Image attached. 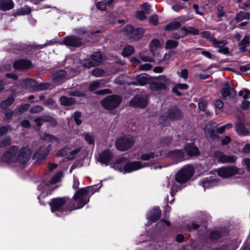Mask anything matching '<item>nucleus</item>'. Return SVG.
I'll return each instance as SVG.
<instances>
[{
  "label": "nucleus",
  "instance_id": "obj_51",
  "mask_svg": "<svg viewBox=\"0 0 250 250\" xmlns=\"http://www.w3.org/2000/svg\"><path fill=\"white\" fill-rule=\"evenodd\" d=\"M68 151L69 149L67 147H63L58 151L56 156L64 157L67 154Z\"/></svg>",
  "mask_w": 250,
  "mask_h": 250
},
{
  "label": "nucleus",
  "instance_id": "obj_55",
  "mask_svg": "<svg viewBox=\"0 0 250 250\" xmlns=\"http://www.w3.org/2000/svg\"><path fill=\"white\" fill-rule=\"evenodd\" d=\"M240 107L244 110H248L250 109V102L244 100L241 103Z\"/></svg>",
  "mask_w": 250,
  "mask_h": 250
},
{
  "label": "nucleus",
  "instance_id": "obj_29",
  "mask_svg": "<svg viewBox=\"0 0 250 250\" xmlns=\"http://www.w3.org/2000/svg\"><path fill=\"white\" fill-rule=\"evenodd\" d=\"M168 153L170 155L174 157L177 160L181 161L185 160V153L184 150L174 149L169 151Z\"/></svg>",
  "mask_w": 250,
  "mask_h": 250
},
{
  "label": "nucleus",
  "instance_id": "obj_1",
  "mask_svg": "<svg viewBox=\"0 0 250 250\" xmlns=\"http://www.w3.org/2000/svg\"><path fill=\"white\" fill-rule=\"evenodd\" d=\"M102 184L98 188L97 185L87 186L78 189L73 196L72 199L75 202L73 203L67 197V202L64 205L63 211H65V216L69 214L72 211L80 209L87 204L90 200V197L101 187Z\"/></svg>",
  "mask_w": 250,
  "mask_h": 250
},
{
  "label": "nucleus",
  "instance_id": "obj_18",
  "mask_svg": "<svg viewBox=\"0 0 250 250\" xmlns=\"http://www.w3.org/2000/svg\"><path fill=\"white\" fill-rule=\"evenodd\" d=\"M235 129L236 132L240 137L249 136L250 134V128L247 129L241 121H239L235 123Z\"/></svg>",
  "mask_w": 250,
  "mask_h": 250
},
{
  "label": "nucleus",
  "instance_id": "obj_45",
  "mask_svg": "<svg viewBox=\"0 0 250 250\" xmlns=\"http://www.w3.org/2000/svg\"><path fill=\"white\" fill-rule=\"evenodd\" d=\"M30 107V104H23L18 106L16 109H15V112H16L17 114L18 112H20L21 114L27 111Z\"/></svg>",
  "mask_w": 250,
  "mask_h": 250
},
{
  "label": "nucleus",
  "instance_id": "obj_17",
  "mask_svg": "<svg viewBox=\"0 0 250 250\" xmlns=\"http://www.w3.org/2000/svg\"><path fill=\"white\" fill-rule=\"evenodd\" d=\"M32 65V62L30 60L21 59L15 61L13 67L16 70H24L30 68Z\"/></svg>",
  "mask_w": 250,
  "mask_h": 250
},
{
  "label": "nucleus",
  "instance_id": "obj_48",
  "mask_svg": "<svg viewBox=\"0 0 250 250\" xmlns=\"http://www.w3.org/2000/svg\"><path fill=\"white\" fill-rule=\"evenodd\" d=\"M51 86L50 83H42L37 85V88L39 90H45L49 89Z\"/></svg>",
  "mask_w": 250,
  "mask_h": 250
},
{
  "label": "nucleus",
  "instance_id": "obj_19",
  "mask_svg": "<svg viewBox=\"0 0 250 250\" xmlns=\"http://www.w3.org/2000/svg\"><path fill=\"white\" fill-rule=\"evenodd\" d=\"M99 158V161L101 163L108 166L113 158V154L110 150L106 149L101 152Z\"/></svg>",
  "mask_w": 250,
  "mask_h": 250
},
{
  "label": "nucleus",
  "instance_id": "obj_59",
  "mask_svg": "<svg viewBox=\"0 0 250 250\" xmlns=\"http://www.w3.org/2000/svg\"><path fill=\"white\" fill-rule=\"evenodd\" d=\"M200 228V225L195 222H192L191 224H187V228L189 231L191 230H196Z\"/></svg>",
  "mask_w": 250,
  "mask_h": 250
},
{
  "label": "nucleus",
  "instance_id": "obj_57",
  "mask_svg": "<svg viewBox=\"0 0 250 250\" xmlns=\"http://www.w3.org/2000/svg\"><path fill=\"white\" fill-rule=\"evenodd\" d=\"M100 86V83L99 82L95 81L89 85L88 89L90 91L92 92L99 88Z\"/></svg>",
  "mask_w": 250,
  "mask_h": 250
},
{
  "label": "nucleus",
  "instance_id": "obj_54",
  "mask_svg": "<svg viewBox=\"0 0 250 250\" xmlns=\"http://www.w3.org/2000/svg\"><path fill=\"white\" fill-rule=\"evenodd\" d=\"M149 22L153 25L156 26L159 24V18L157 15H153L149 18Z\"/></svg>",
  "mask_w": 250,
  "mask_h": 250
},
{
  "label": "nucleus",
  "instance_id": "obj_10",
  "mask_svg": "<svg viewBox=\"0 0 250 250\" xmlns=\"http://www.w3.org/2000/svg\"><path fill=\"white\" fill-rule=\"evenodd\" d=\"M124 31L130 36L131 39L134 41L139 40L144 34V29L142 28H134L131 24L126 25L124 28Z\"/></svg>",
  "mask_w": 250,
  "mask_h": 250
},
{
  "label": "nucleus",
  "instance_id": "obj_15",
  "mask_svg": "<svg viewBox=\"0 0 250 250\" xmlns=\"http://www.w3.org/2000/svg\"><path fill=\"white\" fill-rule=\"evenodd\" d=\"M63 42L65 45L73 47H79L83 45V39L75 35L64 37Z\"/></svg>",
  "mask_w": 250,
  "mask_h": 250
},
{
  "label": "nucleus",
  "instance_id": "obj_11",
  "mask_svg": "<svg viewBox=\"0 0 250 250\" xmlns=\"http://www.w3.org/2000/svg\"><path fill=\"white\" fill-rule=\"evenodd\" d=\"M213 156L219 163L222 164H234L237 159L235 156L225 155L221 151H215Z\"/></svg>",
  "mask_w": 250,
  "mask_h": 250
},
{
  "label": "nucleus",
  "instance_id": "obj_37",
  "mask_svg": "<svg viewBox=\"0 0 250 250\" xmlns=\"http://www.w3.org/2000/svg\"><path fill=\"white\" fill-rule=\"evenodd\" d=\"M134 51V47L130 45H127L124 48L121 54L124 57L127 58L131 56Z\"/></svg>",
  "mask_w": 250,
  "mask_h": 250
},
{
  "label": "nucleus",
  "instance_id": "obj_9",
  "mask_svg": "<svg viewBox=\"0 0 250 250\" xmlns=\"http://www.w3.org/2000/svg\"><path fill=\"white\" fill-rule=\"evenodd\" d=\"M154 79L152 77L146 73H142L136 76L134 80L130 82L129 85L133 86H145L146 84H149L150 81H153Z\"/></svg>",
  "mask_w": 250,
  "mask_h": 250
},
{
  "label": "nucleus",
  "instance_id": "obj_28",
  "mask_svg": "<svg viewBox=\"0 0 250 250\" xmlns=\"http://www.w3.org/2000/svg\"><path fill=\"white\" fill-rule=\"evenodd\" d=\"M149 84L150 89L155 92L162 90H166L167 88L166 84L164 83L154 82L152 81H150Z\"/></svg>",
  "mask_w": 250,
  "mask_h": 250
},
{
  "label": "nucleus",
  "instance_id": "obj_53",
  "mask_svg": "<svg viewBox=\"0 0 250 250\" xmlns=\"http://www.w3.org/2000/svg\"><path fill=\"white\" fill-rule=\"evenodd\" d=\"M43 110V107L40 105H37L32 107L29 110L30 113L35 114L40 112Z\"/></svg>",
  "mask_w": 250,
  "mask_h": 250
},
{
  "label": "nucleus",
  "instance_id": "obj_21",
  "mask_svg": "<svg viewBox=\"0 0 250 250\" xmlns=\"http://www.w3.org/2000/svg\"><path fill=\"white\" fill-rule=\"evenodd\" d=\"M204 131L206 136L211 140H215L219 138V136L215 133V126L212 123H208L204 127Z\"/></svg>",
  "mask_w": 250,
  "mask_h": 250
},
{
  "label": "nucleus",
  "instance_id": "obj_58",
  "mask_svg": "<svg viewBox=\"0 0 250 250\" xmlns=\"http://www.w3.org/2000/svg\"><path fill=\"white\" fill-rule=\"evenodd\" d=\"M83 66L86 68H90L93 66H95L90 58L83 60Z\"/></svg>",
  "mask_w": 250,
  "mask_h": 250
},
{
  "label": "nucleus",
  "instance_id": "obj_46",
  "mask_svg": "<svg viewBox=\"0 0 250 250\" xmlns=\"http://www.w3.org/2000/svg\"><path fill=\"white\" fill-rule=\"evenodd\" d=\"M4 119L7 122H9L11 120L13 115H14L15 116L18 115L16 112H15V110L14 111H12L11 109H8L7 110L5 111L4 112Z\"/></svg>",
  "mask_w": 250,
  "mask_h": 250
},
{
  "label": "nucleus",
  "instance_id": "obj_14",
  "mask_svg": "<svg viewBox=\"0 0 250 250\" xmlns=\"http://www.w3.org/2000/svg\"><path fill=\"white\" fill-rule=\"evenodd\" d=\"M166 113L167 117L172 121L181 120L184 116L182 110L176 105L171 106Z\"/></svg>",
  "mask_w": 250,
  "mask_h": 250
},
{
  "label": "nucleus",
  "instance_id": "obj_31",
  "mask_svg": "<svg viewBox=\"0 0 250 250\" xmlns=\"http://www.w3.org/2000/svg\"><path fill=\"white\" fill-rule=\"evenodd\" d=\"M60 101L62 105L69 106L76 104L75 99L73 98H68L65 96H62L60 98Z\"/></svg>",
  "mask_w": 250,
  "mask_h": 250
},
{
  "label": "nucleus",
  "instance_id": "obj_40",
  "mask_svg": "<svg viewBox=\"0 0 250 250\" xmlns=\"http://www.w3.org/2000/svg\"><path fill=\"white\" fill-rule=\"evenodd\" d=\"M42 139L44 141L48 142V143L52 142H55L58 143L59 142V140L57 137H56L53 135H51L46 132H44L43 133Z\"/></svg>",
  "mask_w": 250,
  "mask_h": 250
},
{
  "label": "nucleus",
  "instance_id": "obj_34",
  "mask_svg": "<svg viewBox=\"0 0 250 250\" xmlns=\"http://www.w3.org/2000/svg\"><path fill=\"white\" fill-rule=\"evenodd\" d=\"M173 138L172 136H167L160 139L159 144L162 147L169 146L173 142Z\"/></svg>",
  "mask_w": 250,
  "mask_h": 250
},
{
  "label": "nucleus",
  "instance_id": "obj_62",
  "mask_svg": "<svg viewBox=\"0 0 250 250\" xmlns=\"http://www.w3.org/2000/svg\"><path fill=\"white\" fill-rule=\"evenodd\" d=\"M104 72V70L102 69L97 68L92 70V75L96 77H99L102 75Z\"/></svg>",
  "mask_w": 250,
  "mask_h": 250
},
{
  "label": "nucleus",
  "instance_id": "obj_25",
  "mask_svg": "<svg viewBox=\"0 0 250 250\" xmlns=\"http://www.w3.org/2000/svg\"><path fill=\"white\" fill-rule=\"evenodd\" d=\"M223 232L226 233V235H228L229 231L227 230H217L214 229L212 230L209 234V239L211 241H217L220 240L223 236Z\"/></svg>",
  "mask_w": 250,
  "mask_h": 250
},
{
  "label": "nucleus",
  "instance_id": "obj_5",
  "mask_svg": "<svg viewBox=\"0 0 250 250\" xmlns=\"http://www.w3.org/2000/svg\"><path fill=\"white\" fill-rule=\"evenodd\" d=\"M149 104V96L145 92L133 96L129 101V105L134 108H146Z\"/></svg>",
  "mask_w": 250,
  "mask_h": 250
},
{
  "label": "nucleus",
  "instance_id": "obj_38",
  "mask_svg": "<svg viewBox=\"0 0 250 250\" xmlns=\"http://www.w3.org/2000/svg\"><path fill=\"white\" fill-rule=\"evenodd\" d=\"M243 20H250V12H246L241 11L237 14L235 20L237 22H239Z\"/></svg>",
  "mask_w": 250,
  "mask_h": 250
},
{
  "label": "nucleus",
  "instance_id": "obj_2",
  "mask_svg": "<svg viewBox=\"0 0 250 250\" xmlns=\"http://www.w3.org/2000/svg\"><path fill=\"white\" fill-rule=\"evenodd\" d=\"M66 202L67 197L66 196L53 198L48 203L51 211L58 217H64L65 211H63V209Z\"/></svg>",
  "mask_w": 250,
  "mask_h": 250
},
{
  "label": "nucleus",
  "instance_id": "obj_6",
  "mask_svg": "<svg viewBox=\"0 0 250 250\" xmlns=\"http://www.w3.org/2000/svg\"><path fill=\"white\" fill-rule=\"evenodd\" d=\"M135 143V140L130 135H124L119 138L115 143L117 149L121 151H125L129 149Z\"/></svg>",
  "mask_w": 250,
  "mask_h": 250
},
{
  "label": "nucleus",
  "instance_id": "obj_24",
  "mask_svg": "<svg viewBox=\"0 0 250 250\" xmlns=\"http://www.w3.org/2000/svg\"><path fill=\"white\" fill-rule=\"evenodd\" d=\"M67 72L64 70H59L52 74V81L55 83H61L65 79Z\"/></svg>",
  "mask_w": 250,
  "mask_h": 250
},
{
  "label": "nucleus",
  "instance_id": "obj_64",
  "mask_svg": "<svg viewBox=\"0 0 250 250\" xmlns=\"http://www.w3.org/2000/svg\"><path fill=\"white\" fill-rule=\"evenodd\" d=\"M97 8L102 11H105L106 9V3L103 1H99L96 4Z\"/></svg>",
  "mask_w": 250,
  "mask_h": 250
},
{
  "label": "nucleus",
  "instance_id": "obj_63",
  "mask_svg": "<svg viewBox=\"0 0 250 250\" xmlns=\"http://www.w3.org/2000/svg\"><path fill=\"white\" fill-rule=\"evenodd\" d=\"M11 138L9 136H7L4 139H3L1 141V147H5L7 146H9L11 144Z\"/></svg>",
  "mask_w": 250,
  "mask_h": 250
},
{
  "label": "nucleus",
  "instance_id": "obj_12",
  "mask_svg": "<svg viewBox=\"0 0 250 250\" xmlns=\"http://www.w3.org/2000/svg\"><path fill=\"white\" fill-rule=\"evenodd\" d=\"M183 150L189 158L196 157L200 155L201 152L194 143H187L183 146Z\"/></svg>",
  "mask_w": 250,
  "mask_h": 250
},
{
  "label": "nucleus",
  "instance_id": "obj_8",
  "mask_svg": "<svg viewBox=\"0 0 250 250\" xmlns=\"http://www.w3.org/2000/svg\"><path fill=\"white\" fill-rule=\"evenodd\" d=\"M19 148L17 146H12L2 155L1 161L6 163L17 162V154Z\"/></svg>",
  "mask_w": 250,
  "mask_h": 250
},
{
  "label": "nucleus",
  "instance_id": "obj_43",
  "mask_svg": "<svg viewBox=\"0 0 250 250\" xmlns=\"http://www.w3.org/2000/svg\"><path fill=\"white\" fill-rule=\"evenodd\" d=\"M162 152H161L159 155H155L154 152H151L149 153H145L141 155V159L143 161H148L151 159H153L155 157H158L161 155Z\"/></svg>",
  "mask_w": 250,
  "mask_h": 250
},
{
  "label": "nucleus",
  "instance_id": "obj_26",
  "mask_svg": "<svg viewBox=\"0 0 250 250\" xmlns=\"http://www.w3.org/2000/svg\"><path fill=\"white\" fill-rule=\"evenodd\" d=\"M43 47V45L42 44H23L19 45L17 49L19 51H21L23 52L28 53L32 52L34 49H36L38 48L42 49Z\"/></svg>",
  "mask_w": 250,
  "mask_h": 250
},
{
  "label": "nucleus",
  "instance_id": "obj_50",
  "mask_svg": "<svg viewBox=\"0 0 250 250\" xmlns=\"http://www.w3.org/2000/svg\"><path fill=\"white\" fill-rule=\"evenodd\" d=\"M84 139L89 145H94L95 139L93 135L86 133L84 135Z\"/></svg>",
  "mask_w": 250,
  "mask_h": 250
},
{
  "label": "nucleus",
  "instance_id": "obj_44",
  "mask_svg": "<svg viewBox=\"0 0 250 250\" xmlns=\"http://www.w3.org/2000/svg\"><path fill=\"white\" fill-rule=\"evenodd\" d=\"M159 121L161 124L166 126L170 124L171 120L167 117V114L166 112L160 116Z\"/></svg>",
  "mask_w": 250,
  "mask_h": 250
},
{
  "label": "nucleus",
  "instance_id": "obj_36",
  "mask_svg": "<svg viewBox=\"0 0 250 250\" xmlns=\"http://www.w3.org/2000/svg\"><path fill=\"white\" fill-rule=\"evenodd\" d=\"M14 101L15 99L13 96H9L0 103V107L2 109H6L14 103Z\"/></svg>",
  "mask_w": 250,
  "mask_h": 250
},
{
  "label": "nucleus",
  "instance_id": "obj_7",
  "mask_svg": "<svg viewBox=\"0 0 250 250\" xmlns=\"http://www.w3.org/2000/svg\"><path fill=\"white\" fill-rule=\"evenodd\" d=\"M239 168L235 166H224L217 169L219 176L223 178H229L238 174Z\"/></svg>",
  "mask_w": 250,
  "mask_h": 250
},
{
  "label": "nucleus",
  "instance_id": "obj_41",
  "mask_svg": "<svg viewBox=\"0 0 250 250\" xmlns=\"http://www.w3.org/2000/svg\"><path fill=\"white\" fill-rule=\"evenodd\" d=\"M179 45V43L177 41L173 40H167L165 44V48L167 50L172 49L176 48Z\"/></svg>",
  "mask_w": 250,
  "mask_h": 250
},
{
  "label": "nucleus",
  "instance_id": "obj_20",
  "mask_svg": "<svg viewBox=\"0 0 250 250\" xmlns=\"http://www.w3.org/2000/svg\"><path fill=\"white\" fill-rule=\"evenodd\" d=\"M161 215V210L159 207H156L148 213L147 219L151 223H155L160 218Z\"/></svg>",
  "mask_w": 250,
  "mask_h": 250
},
{
  "label": "nucleus",
  "instance_id": "obj_60",
  "mask_svg": "<svg viewBox=\"0 0 250 250\" xmlns=\"http://www.w3.org/2000/svg\"><path fill=\"white\" fill-rule=\"evenodd\" d=\"M250 44V35H246L239 42V45H246Z\"/></svg>",
  "mask_w": 250,
  "mask_h": 250
},
{
  "label": "nucleus",
  "instance_id": "obj_35",
  "mask_svg": "<svg viewBox=\"0 0 250 250\" xmlns=\"http://www.w3.org/2000/svg\"><path fill=\"white\" fill-rule=\"evenodd\" d=\"M188 88V85L186 83H178L173 87L172 91L177 96H181L182 94L181 92L179 91L178 89L180 90H187Z\"/></svg>",
  "mask_w": 250,
  "mask_h": 250
},
{
  "label": "nucleus",
  "instance_id": "obj_33",
  "mask_svg": "<svg viewBox=\"0 0 250 250\" xmlns=\"http://www.w3.org/2000/svg\"><path fill=\"white\" fill-rule=\"evenodd\" d=\"M216 182V180L211 177L205 178L202 181V186L205 188L213 187Z\"/></svg>",
  "mask_w": 250,
  "mask_h": 250
},
{
  "label": "nucleus",
  "instance_id": "obj_39",
  "mask_svg": "<svg viewBox=\"0 0 250 250\" xmlns=\"http://www.w3.org/2000/svg\"><path fill=\"white\" fill-rule=\"evenodd\" d=\"M181 26V22L179 21H172L168 24H167L165 27V30L166 31H170L172 30H175Z\"/></svg>",
  "mask_w": 250,
  "mask_h": 250
},
{
  "label": "nucleus",
  "instance_id": "obj_16",
  "mask_svg": "<svg viewBox=\"0 0 250 250\" xmlns=\"http://www.w3.org/2000/svg\"><path fill=\"white\" fill-rule=\"evenodd\" d=\"M18 153L17 156V162H19L22 165L27 163L30 159V152L29 149L22 146L20 150H18Z\"/></svg>",
  "mask_w": 250,
  "mask_h": 250
},
{
  "label": "nucleus",
  "instance_id": "obj_49",
  "mask_svg": "<svg viewBox=\"0 0 250 250\" xmlns=\"http://www.w3.org/2000/svg\"><path fill=\"white\" fill-rule=\"evenodd\" d=\"M160 46L161 43L160 41L157 39L152 40L149 44V47L151 49L154 48H159Z\"/></svg>",
  "mask_w": 250,
  "mask_h": 250
},
{
  "label": "nucleus",
  "instance_id": "obj_4",
  "mask_svg": "<svg viewBox=\"0 0 250 250\" xmlns=\"http://www.w3.org/2000/svg\"><path fill=\"white\" fill-rule=\"evenodd\" d=\"M194 173V169L192 165H185L176 173L175 180L179 184L185 183L193 176Z\"/></svg>",
  "mask_w": 250,
  "mask_h": 250
},
{
  "label": "nucleus",
  "instance_id": "obj_22",
  "mask_svg": "<svg viewBox=\"0 0 250 250\" xmlns=\"http://www.w3.org/2000/svg\"><path fill=\"white\" fill-rule=\"evenodd\" d=\"M226 87L222 88L221 90L222 97L226 99L228 97L231 98H235L236 96V91L233 88L229 87V83L227 82L225 83Z\"/></svg>",
  "mask_w": 250,
  "mask_h": 250
},
{
  "label": "nucleus",
  "instance_id": "obj_30",
  "mask_svg": "<svg viewBox=\"0 0 250 250\" xmlns=\"http://www.w3.org/2000/svg\"><path fill=\"white\" fill-rule=\"evenodd\" d=\"M181 32L183 34L184 37L188 34L197 35L199 34V31L198 29L190 26L183 27L181 29Z\"/></svg>",
  "mask_w": 250,
  "mask_h": 250
},
{
  "label": "nucleus",
  "instance_id": "obj_13",
  "mask_svg": "<svg viewBox=\"0 0 250 250\" xmlns=\"http://www.w3.org/2000/svg\"><path fill=\"white\" fill-rule=\"evenodd\" d=\"M147 166H148L147 163L143 164L140 161L128 162L124 166V174L131 173Z\"/></svg>",
  "mask_w": 250,
  "mask_h": 250
},
{
  "label": "nucleus",
  "instance_id": "obj_42",
  "mask_svg": "<svg viewBox=\"0 0 250 250\" xmlns=\"http://www.w3.org/2000/svg\"><path fill=\"white\" fill-rule=\"evenodd\" d=\"M212 42L213 47L218 49L223 48L228 43L226 40L218 41L216 39H213Z\"/></svg>",
  "mask_w": 250,
  "mask_h": 250
},
{
  "label": "nucleus",
  "instance_id": "obj_27",
  "mask_svg": "<svg viewBox=\"0 0 250 250\" xmlns=\"http://www.w3.org/2000/svg\"><path fill=\"white\" fill-rule=\"evenodd\" d=\"M15 4L13 0H0V10L7 11L13 9Z\"/></svg>",
  "mask_w": 250,
  "mask_h": 250
},
{
  "label": "nucleus",
  "instance_id": "obj_47",
  "mask_svg": "<svg viewBox=\"0 0 250 250\" xmlns=\"http://www.w3.org/2000/svg\"><path fill=\"white\" fill-rule=\"evenodd\" d=\"M216 9L218 13L217 15V17L219 19V21L222 20L221 18L223 17L227 16L225 12L223 11L224 7L222 5L220 4L217 5Z\"/></svg>",
  "mask_w": 250,
  "mask_h": 250
},
{
  "label": "nucleus",
  "instance_id": "obj_3",
  "mask_svg": "<svg viewBox=\"0 0 250 250\" xmlns=\"http://www.w3.org/2000/svg\"><path fill=\"white\" fill-rule=\"evenodd\" d=\"M122 97L117 94L106 96L100 101L101 105L106 110H113L117 108L122 102Z\"/></svg>",
  "mask_w": 250,
  "mask_h": 250
},
{
  "label": "nucleus",
  "instance_id": "obj_61",
  "mask_svg": "<svg viewBox=\"0 0 250 250\" xmlns=\"http://www.w3.org/2000/svg\"><path fill=\"white\" fill-rule=\"evenodd\" d=\"M70 95L72 96H75L78 97H84L86 96V94L85 93L82 92L81 91L75 90L71 92L70 93Z\"/></svg>",
  "mask_w": 250,
  "mask_h": 250
},
{
  "label": "nucleus",
  "instance_id": "obj_52",
  "mask_svg": "<svg viewBox=\"0 0 250 250\" xmlns=\"http://www.w3.org/2000/svg\"><path fill=\"white\" fill-rule=\"evenodd\" d=\"M146 13L144 11H138L135 13V16L138 20L140 21H144L146 18Z\"/></svg>",
  "mask_w": 250,
  "mask_h": 250
},
{
  "label": "nucleus",
  "instance_id": "obj_32",
  "mask_svg": "<svg viewBox=\"0 0 250 250\" xmlns=\"http://www.w3.org/2000/svg\"><path fill=\"white\" fill-rule=\"evenodd\" d=\"M94 65L98 66L103 61V54L101 52H97L92 54L90 57Z\"/></svg>",
  "mask_w": 250,
  "mask_h": 250
},
{
  "label": "nucleus",
  "instance_id": "obj_23",
  "mask_svg": "<svg viewBox=\"0 0 250 250\" xmlns=\"http://www.w3.org/2000/svg\"><path fill=\"white\" fill-rule=\"evenodd\" d=\"M50 148L51 145L43 149L40 148L34 154L33 158L40 161L44 160L48 156L50 151Z\"/></svg>",
  "mask_w": 250,
  "mask_h": 250
},
{
  "label": "nucleus",
  "instance_id": "obj_56",
  "mask_svg": "<svg viewBox=\"0 0 250 250\" xmlns=\"http://www.w3.org/2000/svg\"><path fill=\"white\" fill-rule=\"evenodd\" d=\"M112 93L111 90L108 88L103 89L100 90L96 91L94 92V94L99 95H104L109 94Z\"/></svg>",
  "mask_w": 250,
  "mask_h": 250
}]
</instances>
